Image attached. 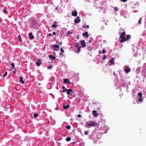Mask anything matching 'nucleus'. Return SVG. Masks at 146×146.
<instances>
[{"label": "nucleus", "instance_id": "obj_1", "mask_svg": "<svg viewBox=\"0 0 146 146\" xmlns=\"http://www.w3.org/2000/svg\"><path fill=\"white\" fill-rule=\"evenodd\" d=\"M98 124L96 122L94 121H93L92 123L89 124H88L87 127L88 128H90L91 126L94 127L95 126H96L98 125Z\"/></svg>", "mask_w": 146, "mask_h": 146}, {"label": "nucleus", "instance_id": "obj_2", "mask_svg": "<svg viewBox=\"0 0 146 146\" xmlns=\"http://www.w3.org/2000/svg\"><path fill=\"white\" fill-rule=\"evenodd\" d=\"M82 47L84 48L86 46V44L85 40H84L80 41Z\"/></svg>", "mask_w": 146, "mask_h": 146}, {"label": "nucleus", "instance_id": "obj_3", "mask_svg": "<svg viewBox=\"0 0 146 146\" xmlns=\"http://www.w3.org/2000/svg\"><path fill=\"white\" fill-rule=\"evenodd\" d=\"M139 96V98L138 99L139 101L140 102H141L143 101V99L142 98V94L141 92L139 93L138 94Z\"/></svg>", "mask_w": 146, "mask_h": 146}, {"label": "nucleus", "instance_id": "obj_4", "mask_svg": "<svg viewBox=\"0 0 146 146\" xmlns=\"http://www.w3.org/2000/svg\"><path fill=\"white\" fill-rule=\"evenodd\" d=\"M67 94L68 95H72L74 97H75V96L74 95V94H73V93L74 92H66Z\"/></svg>", "mask_w": 146, "mask_h": 146}, {"label": "nucleus", "instance_id": "obj_5", "mask_svg": "<svg viewBox=\"0 0 146 146\" xmlns=\"http://www.w3.org/2000/svg\"><path fill=\"white\" fill-rule=\"evenodd\" d=\"M64 82L66 84H69L70 83V82L69 81L68 79H65L64 80Z\"/></svg>", "mask_w": 146, "mask_h": 146}, {"label": "nucleus", "instance_id": "obj_6", "mask_svg": "<svg viewBox=\"0 0 146 146\" xmlns=\"http://www.w3.org/2000/svg\"><path fill=\"white\" fill-rule=\"evenodd\" d=\"M40 60H41L40 59H38V60L36 63V64L38 66H40L41 63V62L40 61Z\"/></svg>", "mask_w": 146, "mask_h": 146}, {"label": "nucleus", "instance_id": "obj_7", "mask_svg": "<svg viewBox=\"0 0 146 146\" xmlns=\"http://www.w3.org/2000/svg\"><path fill=\"white\" fill-rule=\"evenodd\" d=\"M93 116L95 117H97L98 116V114L96 113V111L95 110H94L93 111Z\"/></svg>", "mask_w": 146, "mask_h": 146}, {"label": "nucleus", "instance_id": "obj_8", "mask_svg": "<svg viewBox=\"0 0 146 146\" xmlns=\"http://www.w3.org/2000/svg\"><path fill=\"white\" fill-rule=\"evenodd\" d=\"M70 105H67L66 106H65V105L64 104L63 105V108L65 110H66L67 109L69 108L70 107Z\"/></svg>", "mask_w": 146, "mask_h": 146}, {"label": "nucleus", "instance_id": "obj_9", "mask_svg": "<svg viewBox=\"0 0 146 146\" xmlns=\"http://www.w3.org/2000/svg\"><path fill=\"white\" fill-rule=\"evenodd\" d=\"M72 15L73 16L76 17L77 15V12L76 11H75L74 12H72Z\"/></svg>", "mask_w": 146, "mask_h": 146}, {"label": "nucleus", "instance_id": "obj_10", "mask_svg": "<svg viewBox=\"0 0 146 146\" xmlns=\"http://www.w3.org/2000/svg\"><path fill=\"white\" fill-rule=\"evenodd\" d=\"M122 31H123V32L122 33H121V32H120L119 33V35L120 36H124L125 35V32L123 29H122Z\"/></svg>", "mask_w": 146, "mask_h": 146}, {"label": "nucleus", "instance_id": "obj_11", "mask_svg": "<svg viewBox=\"0 0 146 146\" xmlns=\"http://www.w3.org/2000/svg\"><path fill=\"white\" fill-rule=\"evenodd\" d=\"M48 57L50 58L53 60H54L56 59V57L55 56H53L52 55H48Z\"/></svg>", "mask_w": 146, "mask_h": 146}, {"label": "nucleus", "instance_id": "obj_12", "mask_svg": "<svg viewBox=\"0 0 146 146\" xmlns=\"http://www.w3.org/2000/svg\"><path fill=\"white\" fill-rule=\"evenodd\" d=\"M29 38L31 39H33L34 38V36L33 35H32V33H29Z\"/></svg>", "mask_w": 146, "mask_h": 146}, {"label": "nucleus", "instance_id": "obj_13", "mask_svg": "<svg viewBox=\"0 0 146 146\" xmlns=\"http://www.w3.org/2000/svg\"><path fill=\"white\" fill-rule=\"evenodd\" d=\"M62 91H68V92H72L73 91L72 90V89H68L67 90L66 89H64L62 90Z\"/></svg>", "mask_w": 146, "mask_h": 146}, {"label": "nucleus", "instance_id": "obj_14", "mask_svg": "<svg viewBox=\"0 0 146 146\" xmlns=\"http://www.w3.org/2000/svg\"><path fill=\"white\" fill-rule=\"evenodd\" d=\"M109 62L111 63V65L113 64L114 63V61L113 59H111L109 61Z\"/></svg>", "mask_w": 146, "mask_h": 146}, {"label": "nucleus", "instance_id": "obj_15", "mask_svg": "<svg viewBox=\"0 0 146 146\" xmlns=\"http://www.w3.org/2000/svg\"><path fill=\"white\" fill-rule=\"evenodd\" d=\"M126 40V39L125 38V37H123L122 39L121 40L120 42H125Z\"/></svg>", "mask_w": 146, "mask_h": 146}, {"label": "nucleus", "instance_id": "obj_16", "mask_svg": "<svg viewBox=\"0 0 146 146\" xmlns=\"http://www.w3.org/2000/svg\"><path fill=\"white\" fill-rule=\"evenodd\" d=\"M88 32H86L85 33H83L82 35L83 36H85L86 37H88Z\"/></svg>", "mask_w": 146, "mask_h": 146}, {"label": "nucleus", "instance_id": "obj_17", "mask_svg": "<svg viewBox=\"0 0 146 146\" xmlns=\"http://www.w3.org/2000/svg\"><path fill=\"white\" fill-rule=\"evenodd\" d=\"M131 69L128 68H126L124 70L126 73H128L130 71Z\"/></svg>", "mask_w": 146, "mask_h": 146}, {"label": "nucleus", "instance_id": "obj_18", "mask_svg": "<svg viewBox=\"0 0 146 146\" xmlns=\"http://www.w3.org/2000/svg\"><path fill=\"white\" fill-rule=\"evenodd\" d=\"M19 78L20 79V82H21L22 84H23L24 83V82L23 80L22 77L21 76H20L19 77Z\"/></svg>", "mask_w": 146, "mask_h": 146}, {"label": "nucleus", "instance_id": "obj_19", "mask_svg": "<svg viewBox=\"0 0 146 146\" xmlns=\"http://www.w3.org/2000/svg\"><path fill=\"white\" fill-rule=\"evenodd\" d=\"M131 37V36L129 35H127L126 37V40H128Z\"/></svg>", "mask_w": 146, "mask_h": 146}, {"label": "nucleus", "instance_id": "obj_20", "mask_svg": "<svg viewBox=\"0 0 146 146\" xmlns=\"http://www.w3.org/2000/svg\"><path fill=\"white\" fill-rule=\"evenodd\" d=\"M81 47H79L77 48V52L78 53L80 51V49H81Z\"/></svg>", "mask_w": 146, "mask_h": 146}, {"label": "nucleus", "instance_id": "obj_21", "mask_svg": "<svg viewBox=\"0 0 146 146\" xmlns=\"http://www.w3.org/2000/svg\"><path fill=\"white\" fill-rule=\"evenodd\" d=\"M75 47L77 48L80 47V46L79 45V43L77 42H76V44H75Z\"/></svg>", "mask_w": 146, "mask_h": 146}, {"label": "nucleus", "instance_id": "obj_22", "mask_svg": "<svg viewBox=\"0 0 146 146\" xmlns=\"http://www.w3.org/2000/svg\"><path fill=\"white\" fill-rule=\"evenodd\" d=\"M71 139V138L70 137H67L66 139V141H70Z\"/></svg>", "mask_w": 146, "mask_h": 146}, {"label": "nucleus", "instance_id": "obj_23", "mask_svg": "<svg viewBox=\"0 0 146 146\" xmlns=\"http://www.w3.org/2000/svg\"><path fill=\"white\" fill-rule=\"evenodd\" d=\"M6 8H4L3 9V13H5V14H7V13L6 10Z\"/></svg>", "mask_w": 146, "mask_h": 146}, {"label": "nucleus", "instance_id": "obj_24", "mask_svg": "<svg viewBox=\"0 0 146 146\" xmlns=\"http://www.w3.org/2000/svg\"><path fill=\"white\" fill-rule=\"evenodd\" d=\"M38 115L36 113H35L33 115V116L34 117H37Z\"/></svg>", "mask_w": 146, "mask_h": 146}, {"label": "nucleus", "instance_id": "obj_25", "mask_svg": "<svg viewBox=\"0 0 146 146\" xmlns=\"http://www.w3.org/2000/svg\"><path fill=\"white\" fill-rule=\"evenodd\" d=\"M11 65L12 66V68L13 69H14V67H15L14 64L13 63H11Z\"/></svg>", "mask_w": 146, "mask_h": 146}, {"label": "nucleus", "instance_id": "obj_26", "mask_svg": "<svg viewBox=\"0 0 146 146\" xmlns=\"http://www.w3.org/2000/svg\"><path fill=\"white\" fill-rule=\"evenodd\" d=\"M7 72H5V74L3 75V78L5 77L6 76H7Z\"/></svg>", "mask_w": 146, "mask_h": 146}, {"label": "nucleus", "instance_id": "obj_27", "mask_svg": "<svg viewBox=\"0 0 146 146\" xmlns=\"http://www.w3.org/2000/svg\"><path fill=\"white\" fill-rule=\"evenodd\" d=\"M57 27V25L56 24H53L52 26H51V27H53L54 28H56Z\"/></svg>", "mask_w": 146, "mask_h": 146}, {"label": "nucleus", "instance_id": "obj_28", "mask_svg": "<svg viewBox=\"0 0 146 146\" xmlns=\"http://www.w3.org/2000/svg\"><path fill=\"white\" fill-rule=\"evenodd\" d=\"M71 126L70 125H68L66 126V128L68 129H71Z\"/></svg>", "mask_w": 146, "mask_h": 146}, {"label": "nucleus", "instance_id": "obj_29", "mask_svg": "<svg viewBox=\"0 0 146 146\" xmlns=\"http://www.w3.org/2000/svg\"><path fill=\"white\" fill-rule=\"evenodd\" d=\"M54 47L55 48H58L59 47V45H54Z\"/></svg>", "mask_w": 146, "mask_h": 146}, {"label": "nucleus", "instance_id": "obj_30", "mask_svg": "<svg viewBox=\"0 0 146 146\" xmlns=\"http://www.w3.org/2000/svg\"><path fill=\"white\" fill-rule=\"evenodd\" d=\"M60 51L62 53H64V50H63L62 48H61L60 49Z\"/></svg>", "mask_w": 146, "mask_h": 146}, {"label": "nucleus", "instance_id": "obj_31", "mask_svg": "<svg viewBox=\"0 0 146 146\" xmlns=\"http://www.w3.org/2000/svg\"><path fill=\"white\" fill-rule=\"evenodd\" d=\"M107 58V56L106 55H104V57H103V60H104L106 58Z\"/></svg>", "mask_w": 146, "mask_h": 146}, {"label": "nucleus", "instance_id": "obj_32", "mask_svg": "<svg viewBox=\"0 0 146 146\" xmlns=\"http://www.w3.org/2000/svg\"><path fill=\"white\" fill-rule=\"evenodd\" d=\"M52 67V65H50V66H47V68L48 69H50Z\"/></svg>", "mask_w": 146, "mask_h": 146}, {"label": "nucleus", "instance_id": "obj_33", "mask_svg": "<svg viewBox=\"0 0 146 146\" xmlns=\"http://www.w3.org/2000/svg\"><path fill=\"white\" fill-rule=\"evenodd\" d=\"M141 19H142V18H140V19L139 20V21H138V23H139V24H141Z\"/></svg>", "mask_w": 146, "mask_h": 146}, {"label": "nucleus", "instance_id": "obj_34", "mask_svg": "<svg viewBox=\"0 0 146 146\" xmlns=\"http://www.w3.org/2000/svg\"><path fill=\"white\" fill-rule=\"evenodd\" d=\"M70 34H72V33L70 31H68L67 33V34L68 35Z\"/></svg>", "mask_w": 146, "mask_h": 146}, {"label": "nucleus", "instance_id": "obj_35", "mask_svg": "<svg viewBox=\"0 0 146 146\" xmlns=\"http://www.w3.org/2000/svg\"><path fill=\"white\" fill-rule=\"evenodd\" d=\"M84 134L86 135H88V131H85V132H84Z\"/></svg>", "mask_w": 146, "mask_h": 146}, {"label": "nucleus", "instance_id": "obj_36", "mask_svg": "<svg viewBox=\"0 0 146 146\" xmlns=\"http://www.w3.org/2000/svg\"><path fill=\"white\" fill-rule=\"evenodd\" d=\"M74 22L77 23V24H78V23L79 22H78V20H74Z\"/></svg>", "mask_w": 146, "mask_h": 146}, {"label": "nucleus", "instance_id": "obj_37", "mask_svg": "<svg viewBox=\"0 0 146 146\" xmlns=\"http://www.w3.org/2000/svg\"><path fill=\"white\" fill-rule=\"evenodd\" d=\"M121 1L123 2H126L127 1V0H120Z\"/></svg>", "mask_w": 146, "mask_h": 146}, {"label": "nucleus", "instance_id": "obj_38", "mask_svg": "<svg viewBox=\"0 0 146 146\" xmlns=\"http://www.w3.org/2000/svg\"><path fill=\"white\" fill-rule=\"evenodd\" d=\"M114 9H115V11H118V9H117V7H114Z\"/></svg>", "mask_w": 146, "mask_h": 146}, {"label": "nucleus", "instance_id": "obj_39", "mask_svg": "<svg viewBox=\"0 0 146 146\" xmlns=\"http://www.w3.org/2000/svg\"><path fill=\"white\" fill-rule=\"evenodd\" d=\"M105 52H106L105 50H104V49L103 50V51H102V54L104 53Z\"/></svg>", "mask_w": 146, "mask_h": 146}, {"label": "nucleus", "instance_id": "obj_40", "mask_svg": "<svg viewBox=\"0 0 146 146\" xmlns=\"http://www.w3.org/2000/svg\"><path fill=\"white\" fill-rule=\"evenodd\" d=\"M48 36H52V35L50 33H49L48 35Z\"/></svg>", "mask_w": 146, "mask_h": 146}, {"label": "nucleus", "instance_id": "obj_41", "mask_svg": "<svg viewBox=\"0 0 146 146\" xmlns=\"http://www.w3.org/2000/svg\"><path fill=\"white\" fill-rule=\"evenodd\" d=\"M86 28L87 29H88L89 28V26L88 25H87L86 26Z\"/></svg>", "mask_w": 146, "mask_h": 146}, {"label": "nucleus", "instance_id": "obj_42", "mask_svg": "<svg viewBox=\"0 0 146 146\" xmlns=\"http://www.w3.org/2000/svg\"><path fill=\"white\" fill-rule=\"evenodd\" d=\"M98 52H99V53L100 54H102V52H101V50L99 51Z\"/></svg>", "mask_w": 146, "mask_h": 146}, {"label": "nucleus", "instance_id": "obj_43", "mask_svg": "<svg viewBox=\"0 0 146 146\" xmlns=\"http://www.w3.org/2000/svg\"><path fill=\"white\" fill-rule=\"evenodd\" d=\"M56 33L55 32H53V34L54 35H56Z\"/></svg>", "mask_w": 146, "mask_h": 146}, {"label": "nucleus", "instance_id": "obj_44", "mask_svg": "<svg viewBox=\"0 0 146 146\" xmlns=\"http://www.w3.org/2000/svg\"><path fill=\"white\" fill-rule=\"evenodd\" d=\"M124 36H120L119 37V38H122Z\"/></svg>", "mask_w": 146, "mask_h": 146}, {"label": "nucleus", "instance_id": "obj_45", "mask_svg": "<svg viewBox=\"0 0 146 146\" xmlns=\"http://www.w3.org/2000/svg\"><path fill=\"white\" fill-rule=\"evenodd\" d=\"M77 116L78 117H81V115L80 114H79L78 115H77Z\"/></svg>", "mask_w": 146, "mask_h": 146}, {"label": "nucleus", "instance_id": "obj_46", "mask_svg": "<svg viewBox=\"0 0 146 146\" xmlns=\"http://www.w3.org/2000/svg\"><path fill=\"white\" fill-rule=\"evenodd\" d=\"M18 37L19 38V39L21 38V36L19 35L18 36Z\"/></svg>", "mask_w": 146, "mask_h": 146}, {"label": "nucleus", "instance_id": "obj_47", "mask_svg": "<svg viewBox=\"0 0 146 146\" xmlns=\"http://www.w3.org/2000/svg\"><path fill=\"white\" fill-rule=\"evenodd\" d=\"M78 22H80L81 21V20L80 19H78Z\"/></svg>", "mask_w": 146, "mask_h": 146}, {"label": "nucleus", "instance_id": "obj_48", "mask_svg": "<svg viewBox=\"0 0 146 146\" xmlns=\"http://www.w3.org/2000/svg\"><path fill=\"white\" fill-rule=\"evenodd\" d=\"M89 43H91V40H90L89 41Z\"/></svg>", "mask_w": 146, "mask_h": 146}, {"label": "nucleus", "instance_id": "obj_49", "mask_svg": "<svg viewBox=\"0 0 146 146\" xmlns=\"http://www.w3.org/2000/svg\"><path fill=\"white\" fill-rule=\"evenodd\" d=\"M56 21H55L54 23L53 24H56Z\"/></svg>", "mask_w": 146, "mask_h": 146}, {"label": "nucleus", "instance_id": "obj_50", "mask_svg": "<svg viewBox=\"0 0 146 146\" xmlns=\"http://www.w3.org/2000/svg\"><path fill=\"white\" fill-rule=\"evenodd\" d=\"M79 38V36L78 35V36L77 37V39H78Z\"/></svg>", "mask_w": 146, "mask_h": 146}, {"label": "nucleus", "instance_id": "obj_51", "mask_svg": "<svg viewBox=\"0 0 146 146\" xmlns=\"http://www.w3.org/2000/svg\"><path fill=\"white\" fill-rule=\"evenodd\" d=\"M62 89H63L64 88H65V87H64V86H62Z\"/></svg>", "mask_w": 146, "mask_h": 146}, {"label": "nucleus", "instance_id": "obj_52", "mask_svg": "<svg viewBox=\"0 0 146 146\" xmlns=\"http://www.w3.org/2000/svg\"><path fill=\"white\" fill-rule=\"evenodd\" d=\"M82 27L83 28H86V27L85 26H82Z\"/></svg>", "mask_w": 146, "mask_h": 146}, {"label": "nucleus", "instance_id": "obj_53", "mask_svg": "<svg viewBox=\"0 0 146 146\" xmlns=\"http://www.w3.org/2000/svg\"><path fill=\"white\" fill-rule=\"evenodd\" d=\"M79 17L78 16V17H77V19H79Z\"/></svg>", "mask_w": 146, "mask_h": 146}, {"label": "nucleus", "instance_id": "obj_54", "mask_svg": "<svg viewBox=\"0 0 146 146\" xmlns=\"http://www.w3.org/2000/svg\"><path fill=\"white\" fill-rule=\"evenodd\" d=\"M62 44V42H60V45H61Z\"/></svg>", "mask_w": 146, "mask_h": 146}, {"label": "nucleus", "instance_id": "obj_55", "mask_svg": "<svg viewBox=\"0 0 146 146\" xmlns=\"http://www.w3.org/2000/svg\"><path fill=\"white\" fill-rule=\"evenodd\" d=\"M15 73H16V72H15V71H14V72H13V73H14V74H15Z\"/></svg>", "mask_w": 146, "mask_h": 146}, {"label": "nucleus", "instance_id": "obj_56", "mask_svg": "<svg viewBox=\"0 0 146 146\" xmlns=\"http://www.w3.org/2000/svg\"><path fill=\"white\" fill-rule=\"evenodd\" d=\"M33 21L34 22V20H33V21H32V22H33Z\"/></svg>", "mask_w": 146, "mask_h": 146}, {"label": "nucleus", "instance_id": "obj_57", "mask_svg": "<svg viewBox=\"0 0 146 146\" xmlns=\"http://www.w3.org/2000/svg\"><path fill=\"white\" fill-rule=\"evenodd\" d=\"M54 50H56L55 49H54Z\"/></svg>", "mask_w": 146, "mask_h": 146}]
</instances>
